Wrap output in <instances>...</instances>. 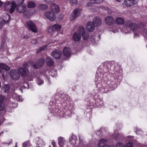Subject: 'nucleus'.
Listing matches in <instances>:
<instances>
[{
  "instance_id": "c756f323",
  "label": "nucleus",
  "mask_w": 147,
  "mask_h": 147,
  "mask_svg": "<svg viewBox=\"0 0 147 147\" xmlns=\"http://www.w3.org/2000/svg\"><path fill=\"white\" fill-rule=\"evenodd\" d=\"M47 45H45L44 46H42V47H40L39 49H38L37 50V53H40L42 51L44 50L47 49Z\"/></svg>"
},
{
  "instance_id": "774afa93",
  "label": "nucleus",
  "mask_w": 147,
  "mask_h": 147,
  "mask_svg": "<svg viewBox=\"0 0 147 147\" xmlns=\"http://www.w3.org/2000/svg\"><path fill=\"white\" fill-rule=\"evenodd\" d=\"M95 81H96L97 82H98L97 81H96V79L95 80Z\"/></svg>"
},
{
  "instance_id": "9d476101",
  "label": "nucleus",
  "mask_w": 147,
  "mask_h": 147,
  "mask_svg": "<svg viewBox=\"0 0 147 147\" xmlns=\"http://www.w3.org/2000/svg\"><path fill=\"white\" fill-rule=\"evenodd\" d=\"M46 16L50 20L53 21L56 18V16L54 13L50 11H47L45 13Z\"/></svg>"
},
{
  "instance_id": "de8ad7c7",
  "label": "nucleus",
  "mask_w": 147,
  "mask_h": 147,
  "mask_svg": "<svg viewBox=\"0 0 147 147\" xmlns=\"http://www.w3.org/2000/svg\"><path fill=\"white\" fill-rule=\"evenodd\" d=\"M44 1L47 3H50L53 2L54 0H43Z\"/></svg>"
},
{
  "instance_id": "9b49d317",
  "label": "nucleus",
  "mask_w": 147,
  "mask_h": 147,
  "mask_svg": "<svg viewBox=\"0 0 147 147\" xmlns=\"http://www.w3.org/2000/svg\"><path fill=\"white\" fill-rule=\"evenodd\" d=\"M95 26L91 22H88L86 25V28L89 32H92L94 29Z\"/></svg>"
},
{
  "instance_id": "864d4df0",
  "label": "nucleus",
  "mask_w": 147,
  "mask_h": 147,
  "mask_svg": "<svg viewBox=\"0 0 147 147\" xmlns=\"http://www.w3.org/2000/svg\"><path fill=\"white\" fill-rule=\"evenodd\" d=\"M102 147H111L109 145H103Z\"/></svg>"
},
{
  "instance_id": "393cba45",
  "label": "nucleus",
  "mask_w": 147,
  "mask_h": 147,
  "mask_svg": "<svg viewBox=\"0 0 147 147\" xmlns=\"http://www.w3.org/2000/svg\"><path fill=\"white\" fill-rule=\"evenodd\" d=\"M25 0H14L12 1L15 5L16 6L22 4L24 1Z\"/></svg>"
},
{
  "instance_id": "f3484780",
  "label": "nucleus",
  "mask_w": 147,
  "mask_h": 147,
  "mask_svg": "<svg viewBox=\"0 0 147 147\" xmlns=\"http://www.w3.org/2000/svg\"><path fill=\"white\" fill-rule=\"evenodd\" d=\"M9 69L10 67L6 64L3 63L0 64V73L3 70H5L7 71L9 70ZM5 72L7 73L6 71H5Z\"/></svg>"
},
{
  "instance_id": "f257e3e1",
  "label": "nucleus",
  "mask_w": 147,
  "mask_h": 147,
  "mask_svg": "<svg viewBox=\"0 0 147 147\" xmlns=\"http://www.w3.org/2000/svg\"><path fill=\"white\" fill-rule=\"evenodd\" d=\"M29 74V71L27 69L20 67L18 69V71L16 70H12L10 71V76L12 79L16 80H18L20 77V74L25 77Z\"/></svg>"
},
{
  "instance_id": "bb28decb",
  "label": "nucleus",
  "mask_w": 147,
  "mask_h": 147,
  "mask_svg": "<svg viewBox=\"0 0 147 147\" xmlns=\"http://www.w3.org/2000/svg\"><path fill=\"white\" fill-rule=\"evenodd\" d=\"M107 140L105 139H102L100 140L98 144V147H101L102 145H104V144H105L107 143Z\"/></svg>"
},
{
  "instance_id": "6e6d98bb",
  "label": "nucleus",
  "mask_w": 147,
  "mask_h": 147,
  "mask_svg": "<svg viewBox=\"0 0 147 147\" xmlns=\"http://www.w3.org/2000/svg\"><path fill=\"white\" fill-rule=\"evenodd\" d=\"M29 38V37L28 36H24L23 37V38L24 39H27V38Z\"/></svg>"
},
{
  "instance_id": "a878e982",
  "label": "nucleus",
  "mask_w": 147,
  "mask_h": 147,
  "mask_svg": "<svg viewBox=\"0 0 147 147\" xmlns=\"http://www.w3.org/2000/svg\"><path fill=\"white\" fill-rule=\"evenodd\" d=\"M9 88V84L5 85L2 89L5 92H8Z\"/></svg>"
},
{
  "instance_id": "4be33fe9",
  "label": "nucleus",
  "mask_w": 147,
  "mask_h": 147,
  "mask_svg": "<svg viewBox=\"0 0 147 147\" xmlns=\"http://www.w3.org/2000/svg\"><path fill=\"white\" fill-rule=\"evenodd\" d=\"M85 30L84 28L82 26H80L78 29L77 32L79 34L82 35L85 32Z\"/></svg>"
},
{
  "instance_id": "6ab92c4d",
  "label": "nucleus",
  "mask_w": 147,
  "mask_h": 147,
  "mask_svg": "<svg viewBox=\"0 0 147 147\" xmlns=\"http://www.w3.org/2000/svg\"><path fill=\"white\" fill-rule=\"evenodd\" d=\"M58 143L59 146L62 147L65 143L66 142L64 138L63 137H60L58 138Z\"/></svg>"
},
{
  "instance_id": "a19ab883",
  "label": "nucleus",
  "mask_w": 147,
  "mask_h": 147,
  "mask_svg": "<svg viewBox=\"0 0 147 147\" xmlns=\"http://www.w3.org/2000/svg\"><path fill=\"white\" fill-rule=\"evenodd\" d=\"M5 108V105L4 103H0V110H3Z\"/></svg>"
},
{
  "instance_id": "dca6fc26",
  "label": "nucleus",
  "mask_w": 147,
  "mask_h": 147,
  "mask_svg": "<svg viewBox=\"0 0 147 147\" xmlns=\"http://www.w3.org/2000/svg\"><path fill=\"white\" fill-rule=\"evenodd\" d=\"M61 52L59 50H55L51 53V55L56 59L59 58L60 56Z\"/></svg>"
},
{
  "instance_id": "e2e57ef3",
  "label": "nucleus",
  "mask_w": 147,
  "mask_h": 147,
  "mask_svg": "<svg viewBox=\"0 0 147 147\" xmlns=\"http://www.w3.org/2000/svg\"><path fill=\"white\" fill-rule=\"evenodd\" d=\"M42 145H45V142H42Z\"/></svg>"
},
{
  "instance_id": "09e8293b",
  "label": "nucleus",
  "mask_w": 147,
  "mask_h": 147,
  "mask_svg": "<svg viewBox=\"0 0 147 147\" xmlns=\"http://www.w3.org/2000/svg\"><path fill=\"white\" fill-rule=\"evenodd\" d=\"M103 0H95L94 3H100L102 2Z\"/></svg>"
},
{
  "instance_id": "c85d7f7f",
  "label": "nucleus",
  "mask_w": 147,
  "mask_h": 147,
  "mask_svg": "<svg viewBox=\"0 0 147 147\" xmlns=\"http://www.w3.org/2000/svg\"><path fill=\"white\" fill-rule=\"evenodd\" d=\"M104 65L105 67H106L108 70L111 69L112 66L110 62H106L105 63Z\"/></svg>"
},
{
  "instance_id": "f03ea898",
  "label": "nucleus",
  "mask_w": 147,
  "mask_h": 147,
  "mask_svg": "<svg viewBox=\"0 0 147 147\" xmlns=\"http://www.w3.org/2000/svg\"><path fill=\"white\" fill-rule=\"evenodd\" d=\"M26 27L30 31L36 33L38 31V28L36 24L32 20L27 21L26 23Z\"/></svg>"
},
{
  "instance_id": "39448f33",
  "label": "nucleus",
  "mask_w": 147,
  "mask_h": 147,
  "mask_svg": "<svg viewBox=\"0 0 147 147\" xmlns=\"http://www.w3.org/2000/svg\"><path fill=\"white\" fill-rule=\"evenodd\" d=\"M61 28V26L60 25L55 24L49 26V28L48 29V32L51 34H53L55 31L59 30Z\"/></svg>"
},
{
  "instance_id": "c03bdc74",
  "label": "nucleus",
  "mask_w": 147,
  "mask_h": 147,
  "mask_svg": "<svg viewBox=\"0 0 147 147\" xmlns=\"http://www.w3.org/2000/svg\"><path fill=\"white\" fill-rule=\"evenodd\" d=\"M23 66L26 69L28 68L29 67L30 65L28 63L26 62H25L24 63Z\"/></svg>"
},
{
  "instance_id": "680f3d73",
  "label": "nucleus",
  "mask_w": 147,
  "mask_h": 147,
  "mask_svg": "<svg viewBox=\"0 0 147 147\" xmlns=\"http://www.w3.org/2000/svg\"><path fill=\"white\" fill-rule=\"evenodd\" d=\"M90 1H93V3H94L95 0H90Z\"/></svg>"
},
{
  "instance_id": "a18cd8bd",
  "label": "nucleus",
  "mask_w": 147,
  "mask_h": 147,
  "mask_svg": "<svg viewBox=\"0 0 147 147\" xmlns=\"http://www.w3.org/2000/svg\"><path fill=\"white\" fill-rule=\"evenodd\" d=\"M18 96H19V95L16 93H14L12 94L13 98L15 100H16L17 98L18 97Z\"/></svg>"
},
{
  "instance_id": "6e6552de",
  "label": "nucleus",
  "mask_w": 147,
  "mask_h": 147,
  "mask_svg": "<svg viewBox=\"0 0 147 147\" xmlns=\"http://www.w3.org/2000/svg\"><path fill=\"white\" fill-rule=\"evenodd\" d=\"M45 62L44 59L41 58L35 64H32L31 66L36 69H38L42 67L44 65Z\"/></svg>"
},
{
  "instance_id": "338daca9",
  "label": "nucleus",
  "mask_w": 147,
  "mask_h": 147,
  "mask_svg": "<svg viewBox=\"0 0 147 147\" xmlns=\"http://www.w3.org/2000/svg\"><path fill=\"white\" fill-rule=\"evenodd\" d=\"M79 139H80V136H79Z\"/></svg>"
},
{
  "instance_id": "72a5a7b5",
  "label": "nucleus",
  "mask_w": 147,
  "mask_h": 147,
  "mask_svg": "<svg viewBox=\"0 0 147 147\" xmlns=\"http://www.w3.org/2000/svg\"><path fill=\"white\" fill-rule=\"evenodd\" d=\"M5 20L2 18H0V29L5 24Z\"/></svg>"
},
{
  "instance_id": "1a4fd4ad",
  "label": "nucleus",
  "mask_w": 147,
  "mask_h": 147,
  "mask_svg": "<svg viewBox=\"0 0 147 147\" xmlns=\"http://www.w3.org/2000/svg\"><path fill=\"white\" fill-rule=\"evenodd\" d=\"M125 26L126 27L129 28L133 31L134 30L137 28V25L135 23L132 22L128 20L125 22Z\"/></svg>"
},
{
  "instance_id": "20e7f679",
  "label": "nucleus",
  "mask_w": 147,
  "mask_h": 147,
  "mask_svg": "<svg viewBox=\"0 0 147 147\" xmlns=\"http://www.w3.org/2000/svg\"><path fill=\"white\" fill-rule=\"evenodd\" d=\"M17 7L16 9L19 13H23L25 16H27L29 14V12L26 10V7L25 5H19Z\"/></svg>"
},
{
  "instance_id": "5701e85b",
  "label": "nucleus",
  "mask_w": 147,
  "mask_h": 147,
  "mask_svg": "<svg viewBox=\"0 0 147 147\" xmlns=\"http://www.w3.org/2000/svg\"><path fill=\"white\" fill-rule=\"evenodd\" d=\"M116 22L118 24L122 25L125 22L124 20L121 18H118L115 19Z\"/></svg>"
},
{
  "instance_id": "37998d69",
  "label": "nucleus",
  "mask_w": 147,
  "mask_h": 147,
  "mask_svg": "<svg viewBox=\"0 0 147 147\" xmlns=\"http://www.w3.org/2000/svg\"><path fill=\"white\" fill-rule=\"evenodd\" d=\"M5 97L2 95H0V103H4L3 101L5 100Z\"/></svg>"
},
{
  "instance_id": "cd10ccee",
  "label": "nucleus",
  "mask_w": 147,
  "mask_h": 147,
  "mask_svg": "<svg viewBox=\"0 0 147 147\" xmlns=\"http://www.w3.org/2000/svg\"><path fill=\"white\" fill-rule=\"evenodd\" d=\"M3 18L5 20V22L6 23L8 22L9 19V15L7 13H5L4 14Z\"/></svg>"
},
{
  "instance_id": "58836bf2",
  "label": "nucleus",
  "mask_w": 147,
  "mask_h": 147,
  "mask_svg": "<svg viewBox=\"0 0 147 147\" xmlns=\"http://www.w3.org/2000/svg\"><path fill=\"white\" fill-rule=\"evenodd\" d=\"M116 147H124V146L122 143L118 142L116 144Z\"/></svg>"
},
{
  "instance_id": "7c9ffc66",
  "label": "nucleus",
  "mask_w": 147,
  "mask_h": 147,
  "mask_svg": "<svg viewBox=\"0 0 147 147\" xmlns=\"http://www.w3.org/2000/svg\"><path fill=\"white\" fill-rule=\"evenodd\" d=\"M82 38L84 40H86L89 38V34L86 32L82 34Z\"/></svg>"
},
{
  "instance_id": "e433bc0d",
  "label": "nucleus",
  "mask_w": 147,
  "mask_h": 147,
  "mask_svg": "<svg viewBox=\"0 0 147 147\" xmlns=\"http://www.w3.org/2000/svg\"><path fill=\"white\" fill-rule=\"evenodd\" d=\"M70 3L71 4L73 5H77V0H70Z\"/></svg>"
},
{
  "instance_id": "ddd939ff",
  "label": "nucleus",
  "mask_w": 147,
  "mask_h": 147,
  "mask_svg": "<svg viewBox=\"0 0 147 147\" xmlns=\"http://www.w3.org/2000/svg\"><path fill=\"white\" fill-rule=\"evenodd\" d=\"M92 22L96 27L100 26L102 24L100 19L98 17H95L94 18Z\"/></svg>"
},
{
  "instance_id": "ea45409f",
  "label": "nucleus",
  "mask_w": 147,
  "mask_h": 147,
  "mask_svg": "<svg viewBox=\"0 0 147 147\" xmlns=\"http://www.w3.org/2000/svg\"><path fill=\"white\" fill-rule=\"evenodd\" d=\"M52 72H50V74L53 77L57 75V72L55 70H52Z\"/></svg>"
},
{
  "instance_id": "0eeeda50",
  "label": "nucleus",
  "mask_w": 147,
  "mask_h": 147,
  "mask_svg": "<svg viewBox=\"0 0 147 147\" xmlns=\"http://www.w3.org/2000/svg\"><path fill=\"white\" fill-rule=\"evenodd\" d=\"M81 10L79 9H76L73 11L72 15L70 17V20L73 21L74 20L81 14Z\"/></svg>"
},
{
  "instance_id": "052dcab7",
  "label": "nucleus",
  "mask_w": 147,
  "mask_h": 147,
  "mask_svg": "<svg viewBox=\"0 0 147 147\" xmlns=\"http://www.w3.org/2000/svg\"><path fill=\"white\" fill-rule=\"evenodd\" d=\"M137 36V34H136V33H134V36Z\"/></svg>"
},
{
  "instance_id": "c9c22d12",
  "label": "nucleus",
  "mask_w": 147,
  "mask_h": 147,
  "mask_svg": "<svg viewBox=\"0 0 147 147\" xmlns=\"http://www.w3.org/2000/svg\"><path fill=\"white\" fill-rule=\"evenodd\" d=\"M36 83L39 85H40L43 83V81L39 78H38L36 80Z\"/></svg>"
},
{
  "instance_id": "13d9d810",
  "label": "nucleus",
  "mask_w": 147,
  "mask_h": 147,
  "mask_svg": "<svg viewBox=\"0 0 147 147\" xmlns=\"http://www.w3.org/2000/svg\"><path fill=\"white\" fill-rule=\"evenodd\" d=\"M90 4V3L89 2H88L87 3L86 5L88 7H89Z\"/></svg>"
},
{
  "instance_id": "7ed1b4c3",
  "label": "nucleus",
  "mask_w": 147,
  "mask_h": 147,
  "mask_svg": "<svg viewBox=\"0 0 147 147\" xmlns=\"http://www.w3.org/2000/svg\"><path fill=\"white\" fill-rule=\"evenodd\" d=\"M3 6L5 9L9 11L10 13H12L15 9L16 7L13 1L11 2L7 1L4 3Z\"/></svg>"
},
{
  "instance_id": "3c124183",
  "label": "nucleus",
  "mask_w": 147,
  "mask_h": 147,
  "mask_svg": "<svg viewBox=\"0 0 147 147\" xmlns=\"http://www.w3.org/2000/svg\"><path fill=\"white\" fill-rule=\"evenodd\" d=\"M29 144L28 142H24L23 144V147H27Z\"/></svg>"
},
{
  "instance_id": "423d86ee",
  "label": "nucleus",
  "mask_w": 147,
  "mask_h": 147,
  "mask_svg": "<svg viewBox=\"0 0 147 147\" xmlns=\"http://www.w3.org/2000/svg\"><path fill=\"white\" fill-rule=\"evenodd\" d=\"M139 0H125L123 3L124 7H130L136 4Z\"/></svg>"
},
{
  "instance_id": "b1692460",
  "label": "nucleus",
  "mask_w": 147,
  "mask_h": 147,
  "mask_svg": "<svg viewBox=\"0 0 147 147\" xmlns=\"http://www.w3.org/2000/svg\"><path fill=\"white\" fill-rule=\"evenodd\" d=\"M27 7L28 8H34L36 6V3L33 1H28L27 4Z\"/></svg>"
},
{
  "instance_id": "4c0bfd02",
  "label": "nucleus",
  "mask_w": 147,
  "mask_h": 147,
  "mask_svg": "<svg viewBox=\"0 0 147 147\" xmlns=\"http://www.w3.org/2000/svg\"><path fill=\"white\" fill-rule=\"evenodd\" d=\"M133 144L131 142H129L125 144L124 147H133Z\"/></svg>"
},
{
  "instance_id": "603ef678",
  "label": "nucleus",
  "mask_w": 147,
  "mask_h": 147,
  "mask_svg": "<svg viewBox=\"0 0 147 147\" xmlns=\"http://www.w3.org/2000/svg\"><path fill=\"white\" fill-rule=\"evenodd\" d=\"M143 35L144 34H147V30L146 29H144L143 30Z\"/></svg>"
},
{
  "instance_id": "69168bd1",
  "label": "nucleus",
  "mask_w": 147,
  "mask_h": 147,
  "mask_svg": "<svg viewBox=\"0 0 147 147\" xmlns=\"http://www.w3.org/2000/svg\"><path fill=\"white\" fill-rule=\"evenodd\" d=\"M8 143L7 144H8V145L9 144H10V143Z\"/></svg>"
},
{
  "instance_id": "4468645a",
  "label": "nucleus",
  "mask_w": 147,
  "mask_h": 147,
  "mask_svg": "<svg viewBox=\"0 0 147 147\" xmlns=\"http://www.w3.org/2000/svg\"><path fill=\"white\" fill-rule=\"evenodd\" d=\"M81 38V35L79 34L78 33L76 32L74 33L72 36L74 41L76 42L79 41L80 40Z\"/></svg>"
},
{
  "instance_id": "0e129e2a",
  "label": "nucleus",
  "mask_w": 147,
  "mask_h": 147,
  "mask_svg": "<svg viewBox=\"0 0 147 147\" xmlns=\"http://www.w3.org/2000/svg\"><path fill=\"white\" fill-rule=\"evenodd\" d=\"M2 76H3V77H4V76H5V74H2Z\"/></svg>"
},
{
  "instance_id": "a211bd4d",
  "label": "nucleus",
  "mask_w": 147,
  "mask_h": 147,
  "mask_svg": "<svg viewBox=\"0 0 147 147\" xmlns=\"http://www.w3.org/2000/svg\"><path fill=\"white\" fill-rule=\"evenodd\" d=\"M63 53L64 56L66 57H69L71 55L70 48L68 47H65L63 50Z\"/></svg>"
},
{
  "instance_id": "bf43d9fd",
  "label": "nucleus",
  "mask_w": 147,
  "mask_h": 147,
  "mask_svg": "<svg viewBox=\"0 0 147 147\" xmlns=\"http://www.w3.org/2000/svg\"><path fill=\"white\" fill-rule=\"evenodd\" d=\"M52 144L54 146L55 145V142L54 141H52Z\"/></svg>"
},
{
  "instance_id": "aec40b11",
  "label": "nucleus",
  "mask_w": 147,
  "mask_h": 147,
  "mask_svg": "<svg viewBox=\"0 0 147 147\" xmlns=\"http://www.w3.org/2000/svg\"><path fill=\"white\" fill-rule=\"evenodd\" d=\"M46 62L48 65L52 66L54 64L53 60L50 57H47L46 58Z\"/></svg>"
},
{
  "instance_id": "2eb2a0df",
  "label": "nucleus",
  "mask_w": 147,
  "mask_h": 147,
  "mask_svg": "<svg viewBox=\"0 0 147 147\" xmlns=\"http://www.w3.org/2000/svg\"><path fill=\"white\" fill-rule=\"evenodd\" d=\"M51 10L56 13H57L60 10V8L58 5L53 3L51 4Z\"/></svg>"
},
{
  "instance_id": "4d7b16f0",
  "label": "nucleus",
  "mask_w": 147,
  "mask_h": 147,
  "mask_svg": "<svg viewBox=\"0 0 147 147\" xmlns=\"http://www.w3.org/2000/svg\"><path fill=\"white\" fill-rule=\"evenodd\" d=\"M142 26H140V28H144L145 26V25L144 24H142Z\"/></svg>"
},
{
  "instance_id": "49530a36",
  "label": "nucleus",
  "mask_w": 147,
  "mask_h": 147,
  "mask_svg": "<svg viewBox=\"0 0 147 147\" xmlns=\"http://www.w3.org/2000/svg\"><path fill=\"white\" fill-rule=\"evenodd\" d=\"M18 97L17 98V99L16 100L18 101H22V97L20 96H18Z\"/></svg>"
},
{
  "instance_id": "8fccbe9b",
  "label": "nucleus",
  "mask_w": 147,
  "mask_h": 147,
  "mask_svg": "<svg viewBox=\"0 0 147 147\" xmlns=\"http://www.w3.org/2000/svg\"><path fill=\"white\" fill-rule=\"evenodd\" d=\"M31 42L33 44H35L37 43V41L36 39H32L31 40Z\"/></svg>"
},
{
  "instance_id": "5fc2aeb1",
  "label": "nucleus",
  "mask_w": 147,
  "mask_h": 147,
  "mask_svg": "<svg viewBox=\"0 0 147 147\" xmlns=\"http://www.w3.org/2000/svg\"><path fill=\"white\" fill-rule=\"evenodd\" d=\"M3 4V2L1 1L0 0V8L1 7Z\"/></svg>"
},
{
  "instance_id": "79ce46f5",
  "label": "nucleus",
  "mask_w": 147,
  "mask_h": 147,
  "mask_svg": "<svg viewBox=\"0 0 147 147\" xmlns=\"http://www.w3.org/2000/svg\"><path fill=\"white\" fill-rule=\"evenodd\" d=\"M136 134L138 135L141 134L143 133L142 131L139 128L137 129L136 131Z\"/></svg>"
},
{
  "instance_id": "f704fd0d",
  "label": "nucleus",
  "mask_w": 147,
  "mask_h": 147,
  "mask_svg": "<svg viewBox=\"0 0 147 147\" xmlns=\"http://www.w3.org/2000/svg\"><path fill=\"white\" fill-rule=\"evenodd\" d=\"M40 8L42 10L46 9L48 8L47 5L46 4H42L40 5Z\"/></svg>"
},
{
  "instance_id": "2f4dec72",
  "label": "nucleus",
  "mask_w": 147,
  "mask_h": 147,
  "mask_svg": "<svg viewBox=\"0 0 147 147\" xmlns=\"http://www.w3.org/2000/svg\"><path fill=\"white\" fill-rule=\"evenodd\" d=\"M2 40L3 42L1 43V49L3 48V45L4 44L3 42H5L6 41H8V38L5 36H3L2 37Z\"/></svg>"
},
{
  "instance_id": "412c9836",
  "label": "nucleus",
  "mask_w": 147,
  "mask_h": 147,
  "mask_svg": "<svg viewBox=\"0 0 147 147\" xmlns=\"http://www.w3.org/2000/svg\"><path fill=\"white\" fill-rule=\"evenodd\" d=\"M77 139V137L75 135H73L71 137L69 138V142L71 144H74L76 143Z\"/></svg>"
},
{
  "instance_id": "473e14b6",
  "label": "nucleus",
  "mask_w": 147,
  "mask_h": 147,
  "mask_svg": "<svg viewBox=\"0 0 147 147\" xmlns=\"http://www.w3.org/2000/svg\"><path fill=\"white\" fill-rule=\"evenodd\" d=\"M123 136L122 134H117L116 136L115 135L114 136V138L116 140H119L122 138V137Z\"/></svg>"
},
{
  "instance_id": "f8f14e48",
  "label": "nucleus",
  "mask_w": 147,
  "mask_h": 147,
  "mask_svg": "<svg viewBox=\"0 0 147 147\" xmlns=\"http://www.w3.org/2000/svg\"><path fill=\"white\" fill-rule=\"evenodd\" d=\"M105 21L106 24L109 25H111L114 23L115 20L111 16H108L105 18Z\"/></svg>"
}]
</instances>
